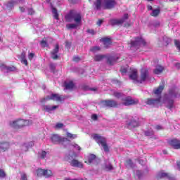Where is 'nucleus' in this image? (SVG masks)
<instances>
[{
  "instance_id": "obj_1",
  "label": "nucleus",
  "mask_w": 180,
  "mask_h": 180,
  "mask_svg": "<svg viewBox=\"0 0 180 180\" xmlns=\"http://www.w3.org/2000/svg\"><path fill=\"white\" fill-rule=\"evenodd\" d=\"M95 9L97 11L103 9H113L116 6V0H96L94 3Z\"/></svg>"
},
{
  "instance_id": "obj_2",
  "label": "nucleus",
  "mask_w": 180,
  "mask_h": 180,
  "mask_svg": "<svg viewBox=\"0 0 180 180\" xmlns=\"http://www.w3.org/2000/svg\"><path fill=\"white\" fill-rule=\"evenodd\" d=\"M65 19L66 22H75V23L81 25L82 15H81V13L72 10L65 16Z\"/></svg>"
},
{
  "instance_id": "obj_3",
  "label": "nucleus",
  "mask_w": 180,
  "mask_h": 180,
  "mask_svg": "<svg viewBox=\"0 0 180 180\" xmlns=\"http://www.w3.org/2000/svg\"><path fill=\"white\" fill-rule=\"evenodd\" d=\"M9 124L11 127H12L13 129H19L26 126H30V124H32V121L28 120L19 119V120L11 121Z\"/></svg>"
},
{
  "instance_id": "obj_4",
  "label": "nucleus",
  "mask_w": 180,
  "mask_h": 180,
  "mask_svg": "<svg viewBox=\"0 0 180 180\" xmlns=\"http://www.w3.org/2000/svg\"><path fill=\"white\" fill-rule=\"evenodd\" d=\"M93 139L98 143V144H101L105 153L109 151V147H108V144H106V139L103 136H100L99 134L93 135Z\"/></svg>"
},
{
  "instance_id": "obj_5",
  "label": "nucleus",
  "mask_w": 180,
  "mask_h": 180,
  "mask_svg": "<svg viewBox=\"0 0 180 180\" xmlns=\"http://www.w3.org/2000/svg\"><path fill=\"white\" fill-rule=\"evenodd\" d=\"M65 98L64 97H61L58 94H52L50 96H47L45 98L41 99V103H44V102H47V101H56V102H61V101H64Z\"/></svg>"
},
{
  "instance_id": "obj_6",
  "label": "nucleus",
  "mask_w": 180,
  "mask_h": 180,
  "mask_svg": "<svg viewBox=\"0 0 180 180\" xmlns=\"http://www.w3.org/2000/svg\"><path fill=\"white\" fill-rule=\"evenodd\" d=\"M68 158V161L71 167H75V168H84V165L82 162L74 159V156L69 155Z\"/></svg>"
},
{
  "instance_id": "obj_7",
  "label": "nucleus",
  "mask_w": 180,
  "mask_h": 180,
  "mask_svg": "<svg viewBox=\"0 0 180 180\" xmlns=\"http://www.w3.org/2000/svg\"><path fill=\"white\" fill-rule=\"evenodd\" d=\"M127 19H129V14H124L123 18L121 19H112L110 20V24L112 26H115L116 25H122V23H126Z\"/></svg>"
},
{
  "instance_id": "obj_8",
  "label": "nucleus",
  "mask_w": 180,
  "mask_h": 180,
  "mask_svg": "<svg viewBox=\"0 0 180 180\" xmlns=\"http://www.w3.org/2000/svg\"><path fill=\"white\" fill-rule=\"evenodd\" d=\"M146 46V41L142 38H136L135 41H131V47H134L135 49H139L140 46Z\"/></svg>"
},
{
  "instance_id": "obj_9",
  "label": "nucleus",
  "mask_w": 180,
  "mask_h": 180,
  "mask_svg": "<svg viewBox=\"0 0 180 180\" xmlns=\"http://www.w3.org/2000/svg\"><path fill=\"white\" fill-rule=\"evenodd\" d=\"M148 78V69L143 68L141 70V77L137 80V82L139 84H142L144 81L147 80Z\"/></svg>"
},
{
  "instance_id": "obj_10",
  "label": "nucleus",
  "mask_w": 180,
  "mask_h": 180,
  "mask_svg": "<svg viewBox=\"0 0 180 180\" xmlns=\"http://www.w3.org/2000/svg\"><path fill=\"white\" fill-rule=\"evenodd\" d=\"M67 138L62 139L58 134H53L51 136V141L53 144H58L59 143H61V141H67Z\"/></svg>"
},
{
  "instance_id": "obj_11",
  "label": "nucleus",
  "mask_w": 180,
  "mask_h": 180,
  "mask_svg": "<svg viewBox=\"0 0 180 180\" xmlns=\"http://www.w3.org/2000/svg\"><path fill=\"white\" fill-rule=\"evenodd\" d=\"M136 103H139V100L133 99L131 98V97L125 98L122 102V105H124V106H130V105H136Z\"/></svg>"
},
{
  "instance_id": "obj_12",
  "label": "nucleus",
  "mask_w": 180,
  "mask_h": 180,
  "mask_svg": "<svg viewBox=\"0 0 180 180\" xmlns=\"http://www.w3.org/2000/svg\"><path fill=\"white\" fill-rule=\"evenodd\" d=\"M104 108H116L117 106V102L113 100L104 101L102 102Z\"/></svg>"
},
{
  "instance_id": "obj_13",
  "label": "nucleus",
  "mask_w": 180,
  "mask_h": 180,
  "mask_svg": "<svg viewBox=\"0 0 180 180\" xmlns=\"http://www.w3.org/2000/svg\"><path fill=\"white\" fill-rule=\"evenodd\" d=\"M11 147V143L8 141L0 142V153H6Z\"/></svg>"
},
{
  "instance_id": "obj_14",
  "label": "nucleus",
  "mask_w": 180,
  "mask_h": 180,
  "mask_svg": "<svg viewBox=\"0 0 180 180\" xmlns=\"http://www.w3.org/2000/svg\"><path fill=\"white\" fill-rule=\"evenodd\" d=\"M158 179H162V178H167L169 180H176L175 177H173L169 173L160 172L157 175Z\"/></svg>"
},
{
  "instance_id": "obj_15",
  "label": "nucleus",
  "mask_w": 180,
  "mask_h": 180,
  "mask_svg": "<svg viewBox=\"0 0 180 180\" xmlns=\"http://www.w3.org/2000/svg\"><path fill=\"white\" fill-rule=\"evenodd\" d=\"M160 102H161L160 97L155 99L148 98L146 101L147 105H150V106H158V105H160Z\"/></svg>"
},
{
  "instance_id": "obj_16",
  "label": "nucleus",
  "mask_w": 180,
  "mask_h": 180,
  "mask_svg": "<svg viewBox=\"0 0 180 180\" xmlns=\"http://www.w3.org/2000/svg\"><path fill=\"white\" fill-rule=\"evenodd\" d=\"M60 50V46L58 44H56L55 49L51 52V58L53 60H58V51Z\"/></svg>"
},
{
  "instance_id": "obj_17",
  "label": "nucleus",
  "mask_w": 180,
  "mask_h": 180,
  "mask_svg": "<svg viewBox=\"0 0 180 180\" xmlns=\"http://www.w3.org/2000/svg\"><path fill=\"white\" fill-rule=\"evenodd\" d=\"M128 129H134V127H139V122L134 119H131L130 121L127 122Z\"/></svg>"
},
{
  "instance_id": "obj_18",
  "label": "nucleus",
  "mask_w": 180,
  "mask_h": 180,
  "mask_svg": "<svg viewBox=\"0 0 180 180\" xmlns=\"http://www.w3.org/2000/svg\"><path fill=\"white\" fill-rule=\"evenodd\" d=\"M169 144L173 147L175 150H179L180 149V141H178L176 139H172L170 141H169Z\"/></svg>"
},
{
  "instance_id": "obj_19",
  "label": "nucleus",
  "mask_w": 180,
  "mask_h": 180,
  "mask_svg": "<svg viewBox=\"0 0 180 180\" xmlns=\"http://www.w3.org/2000/svg\"><path fill=\"white\" fill-rule=\"evenodd\" d=\"M130 79H132L134 82L138 83L137 81H139V77L137 75V70L133 69L131 72V74L129 75Z\"/></svg>"
},
{
  "instance_id": "obj_20",
  "label": "nucleus",
  "mask_w": 180,
  "mask_h": 180,
  "mask_svg": "<svg viewBox=\"0 0 180 180\" xmlns=\"http://www.w3.org/2000/svg\"><path fill=\"white\" fill-rule=\"evenodd\" d=\"M162 91H164V85L159 86L158 88L154 91L155 95H157L158 98H160V101H161V94Z\"/></svg>"
},
{
  "instance_id": "obj_21",
  "label": "nucleus",
  "mask_w": 180,
  "mask_h": 180,
  "mask_svg": "<svg viewBox=\"0 0 180 180\" xmlns=\"http://www.w3.org/2000/svg\"><path fill=\"white\" fill-rule=\"evenodd\" d=\"M58 108V105H44V109L46 112H48L49 113H51L53 112V110H56Z\"/></svg>"
},
{
  "instance_id": "obj_22",
  "label": "nucleus",
  "mask_w": 180,
  "mask_h": 180,
  "mask_svg": "<svg viewBox=\"0 0 180 180\" xmlns=\"http://www.w3.org/2000/svg\"><path fill=\"white\" fill-rule=\"evenodd\" d=\"M1 68L3 70H5L6 72H12L13 71H16V68H15L14 66H6L5 65H3L1 66Z\"/></svg>"
},
{
  "instance_id": "obj_23",
  "label": "nucleus",
  "mask_w": 180,
  "mask_h": 180,
  "mask_svg": "<svg viewBox=\"0 0 180 180\" xmlns=\"http://www.w3.org/2000/svg\"><path fill=\"white\" fill-rule=\"evenodd\" d=\"M165 105L166 108H167L168 109H169L171 110L174 107V100H166L165 101Z\"/></svg>"
},
{
  "instance_id": "obj_24",
  "label": "nucleus",
  "mask_w": 180,
  "mask_h": 180,
  "mask_svg": "<svg viewBox=\"0 0 180 180\" xmlns=\"http://www.w3.org/2000/svg\"><path fill=\"white\" fill-rule=\"evenodd\" d=\"M101 40V41H103L104 47H105V49H108V47H109L112 44V41L109 38H102Z\"/></svg>"
},
{
  "instance_id": "obj_25",
  "label": "nucleus",
  "mask_w": 180,
  "mask_h": 180,
  "mask_svg": "<svg viewBox=\"0 0 180 180\" xmlns=\"http://www.w3.org/2000/svg\"><path fill=\"white\" fill-rule=\"evenodd\" d=\"M117 58H119L115 57V56H110L107 59V63L110 65H113V64H115V63H116V61H117Z\"/></svg>"
},
{
  "instance_id": "obj_26",
  "label": "nucleus",
  "mask_w": 180,
  "mask_h": 180,
  "mask_svg": "<svg viewBox=\"0 0 180 180\" xmlns=\"http://www.w3.org/2000/svg\"><path fill=\"white\" fill-rule=\"evenodd\" d=\"M125 167H126V168H134V167H136V165H134V163H133L131 160L128 159V160H127V161L125 162Z\"/></svg>"
},
{
  "instance_id": "obj_27",
  "label": "nucleus",
  "mask_w": 180,
  "mask_h": 180,
  "mask_svg": "<svg viewBox=\"0 0 180 180\" xmlns=\"http://www.w3.org/2000/svg\"><path fill=\"white\" fill-rule=\"evenodd\" d=\"M164 71V67L161 65H157L155 69L153 70L154 74H161Z\"/></svg>"
},
{
  "instance_id": "obj_28",
  "label": "nucleus",
  "mask_w": 180,
  "mask_h": 180,
  "mask_svg": "<svg viewBox=\"0 0 180 180\" xmlns=\"http://www.w3.org/2000/svg\"><path fill=\"white\" fill-rule=\"evenodd\" d=\"M47 152L44 151V150H41L40 152L38 153V158L39 160H44V158H46V157H47Z\"/></svg>"
},
{
  "instance_id": "obj_29",
  "label": "nucleus",
  "mask_w": 180,
  "mask_h": 180,
  "mask_svg": "<svg viewBox=\"0 0 180 180\" xmlns=\"http://www.w3.org/2000/svg\"><path fill=\"white\" fill-rule=\"evenodd\" d=\"M53 172H51V170L44 169V176H45V178H51V176H53Z\"/></svg>"
},
{
  "instance_id": "obj_30",
  "label": "nucleus",
  "mask_w": 180,
  "mask_h": 180,
  "mask_svg": "<svg viewBox=\"0 0 180 180\" xmlns=\"http://www.w3.org/2000/svg\"><path fill=\"white\" fill-rule=\"evenodd\" d=\"M32 146H33L32 142H30V144L25 143L21 146V150L22 151H27V150H29Z\"/></svg>"
},
{
  "instance_id": "obj_31",
  "label": "nucleus",
  "mask_w": 180,
  "mask_h": 180,
  "mask_svg": "<svg viewBox=\"0 0 180 180\" xmlns=\"http://www.w3.org/2000/svg\"><path fill=\"white\" fill-rule=\"evenodd\" d=\"M81 25L77 23V22H75V23H72V24H68L66 25V27L68 29H77L78 26H80Z\"/></svg>"
},
{
  "instance_id": "obj_32",
  "label": "nucleus",
  "mask_w": 180,
  "mask_h": 180,
  "mask_svg": "<svg viewBox=\"0 0 180 180\" xmlns=\"http://www.w3.org/2000/svg\"><path fill=\"white\" fill-rule=\"evenodd\" d=\"M65 88L66 89H72V88H74V82H65Z\"/></svg>"
},
{
  "instance_id": "obj_33",
  "label": "nucleus",
  "mask_w": 180,
  "mask_h": 180,
  "mask_svg": "<svg viewBox=\"0 0 180 180\" xmlns=\"http://www.w3.org/2000/svg\"><path fill=\"white\" fill-rule=\"evenodd\" d=\"M96 160V155L91 154L89 156L88 164H92Z\"/></svg>"
},
{
  "instance_id": "obj_34",
  "label": "nucleus",
  "mask_w": 180,
  "mask_h": 180,
  "mask_svg": "<svg viewBox=\"0 0 180 180\" xmlns=\"http://www.w3.org/2000/svg\"><path fill=\"white\" fill-rule=\"evenodd\" d=\"M103 169L105 171H112V169H113V166H112V164L110 163L105 164Z\"/></svg>"
},
{
  "instance_id": "obj_35",
  "label": "nucleus",
  "mask_w": 180,
  "mask_h": 180,
  "mask_svg": "<svg viewBox=\"0 0 180 180\" xmlns=\"http://www.w3.org/2000/svg\"><path fill=\"white\" fill-rule=\"evenodd\" d=\"M105 58V55H96L94 56V61H102Z\"/></svg>"
},
{
  "instance_id": "obj_36",
  "label": "nucleus",
  "mask_w": 180,
  "mask_h": 180,
  "mask_svg": "<svg viewBox=\"0 0 180 180\" xmlns=\"http://www.w3.org/2000/svg\"><path fill=\"white\" fill-rule=\"evenodd\" d=\"M37 176H44V169H38L37 170Z\"/></svg>"
},
{
  "instance_id": "obj_37",
  "label": "nucleus",
  "mask_w": 180,
  "mask_h": 180,
  "mask_svg": "<svg viewBox=\"0 0 180 180\" xmlns=\"http://www.w3.org/2000/svg\"><path fill=\"white\" fill-rule=\"evenodd\" d=\"M52 13L53 14V18L55 19H58V13L57 12V9L54 7H52Z\"/></svg>"
},
{
  "instance_id": "obj_38",
  "label": "nucleus",
  "mask_w": 180,
  "mask_h": 180,
  "mask_svg": "<svg viewBox=\"0 0 180 180\" xmlns=\"http://www.w3.org/2000/svg\"><path fill=\"white\" fill-rule=\"evenodd\" d=\"M145 136H147L148 137H153V136H154V131L148 130L145 131Z\"/></svg>"
},
{
  "instance_id": "obj_39",
  "label": "nucleus",
  "mask_w": 180,
  "mask_h": 180,
  "mask_svg": "<svg viewBox=\"0 0 180 180\" xmlns=\"http://www.w3.org/2000/svg\"><path fill=\"white\" fill-rule=\"evenodd\" d=\"M151 16H157L158 15H160V9L156 8L155 10H153L151 13Z\"/></svg>"
},
{
  "instance_id": "obj_40",
  "label": "nucleus",
  "mask_w": 180,
  "mask_h": 180,
  "mask_svg": "<svg viewBox=\"0 0 180 180\" xmlns=\"http://www.w3.org/2000/svg\"><path fill=\"white\" fill-rule=\"evenodd\" d=\"M99 50H101L99 46H94L90 49V51L92 53H96V51H99Z\"/></svg>"
},
{
  "instance_id": "obj_41",
  "label": "nucleus",
  "mask_w": 180,
  "mask_h": 180,
  "mask_svg": "<svg viewBox=\"0 0 180 180\" xmlns=\"http://www.w3.org/2000/svg\"><path fill=\"white\" fill-rule=\"evenodd\" d=\"M0 178H6V173H5V171L2 169H0Z\"/></svg>"
},
{
  "instance_id": "obj_42",
  "label": "nucleus",
  "mask_w": 180,
  "mask_h": 180,
  "mask_svg": "<svg viewBox=\"0 0 180 180\" xmlns=\"http://www.w3.org/2000/svg\"><path fill=\"white\" fill-rule=\"evenodd\" d=\"M67 137L69 139H77V134H72L70 132H67Z\"/></svg>"
},
{
  "instance_id": "obj_43",
  "label": "nucleus",
  "mask_w": 180,
  "mask_h": 180,
  "mask_svg": "<svg viewBox=\"0 0 180 180\" xmlns=\"http://www.w3.org/2000/svg\"><path fill=\"white\" fill-rule=\"evenodd\" d=\"M114 96H115V98H122V96H123V94L120 93V92H117L115 91L114 92Z\"/></svg>"
},
{
  "instance_id": "obj_44",
  "label": "nucleus",
  "mask_w": 180,
  "mask_h": 180,
  "mask_svg": "<svg viewBox=\"0 0 180 180\" xmlns=\"http://www.w3.org/2000/svg\"><path fill=\"white\" fill-rule=\"evenodd\" d=\"M153 26H154V27H160V26H161V22L160 21H154L153 22Z\"/></svg>"
},
{
  "instance_id": "obj_45",
  "label": "nucleus",
  "mask_w": 180,
  "mask_h": 180,
  "mask_svg": "<svg viewBox=\"0 0 180 180\" xmlns=\"http://www.w3.org/2000/svg\"><path fill=\"white\" fill-rule=\"evenodd\" d=\"M64 127V124L63 123H56L55 129H63Z\"/></svg>"
},
{
  "instance_id": "obj_46",
  "label": "nucleus",
  "mask_w": 180,
  "mask_h": 180,
  "mask_svg": "<svg viewBox=\"0 0 180 180\" xmlns=\"http://www.w3.org/2000/svg\"><path fill=\"white\" fill-rule=\"evenodd\" d=\"M15 2L13 1H11L7 4V8H13V5H15Z\"/></svg>"
},
{
  "instance_id": "obj_47",
  "label": "nucleus",
  "mask_w": 180,
  "mask_h": 180,
  "mask_svg": "<svg viewBox=\"0 0 180 180\" xmlns=\"http://www.w3.org/2000/svg\"><path fill=\"white\" fill-rule=\"evenodd\" d=\"M40 44L41 46V47H47L48 44H47V41H46V40L43 39L42 41H40Z\"/></svg>"
},
{
  "instance_id": "obj_48",
  "label": "nucleus",
  "mask_w": 180,
  "mask_h": 180,
  "mask_svg": "<svg viewBox=\"0 0 180 180\" xmlns=\"http://www.w3.org/2000/svg\"><path fill=\"white\" fill-rule=\"evenodd\" d=\"M174 44L177 47L178 50L180 51V41L178 40H174Z\"/></svg>"
},
{
  "instance_id": "obj_49",
  "label": "nucleus",
  "mask_w": 180,
  "mask_h": 180,
  "mask_svg": "<svg viewBox=\"0 0 180 180\" xmlns=\"http://www.w3.org/2000/svg\"><path fill=\"white\" fill-rule=\"evenodd\" d=\"M73 147L75 148H76V150H77L78 151H81V150H82L80 146L78 144H77V143L73 144Z\"/></svg>"
},
{
  "instance_id": "obj_50",
  "label": "nucleus",
  "mask_w": 180,
  "mask_h": 180,
  "mask_svg": "<svg viewBox=\"0 0 180 180\" xmlns=\"http://www.w3.org/2000/svg\"><path fill=\"white\" fill-rule=\"evenodd\" d=\"M20 180H27V175L26 174H22Z\"/></svg>"
},
{
  "instance_id": "obj_51",
  "label": "nucleus",
  "mask_w": 180,
  "mask_h": 180,
  "mask_svg": "<svg viewBox=\"0 0 180 180\" xmlns=\"http://www.w3.org/2000/svg\"><path fill=\"white\" fill-rule=\"evenodd\" d=\"M73 61H75V63H78L79 61H81V58L78 56H75L73 58Z\"/></svg>"
},
{
  "instance_id": "obj_52",
  "label": "nucleus",
  "mask_w": 180,
  "mask_h": 180,
  "mask_svg": "<svg viewBox=\"0 0 180 180\" xmlns=\"http://www.w3.org/2000/svg\"><path fill=\"white\" fill-rule=\"evenodd\" d=\"M120 72H121L122 74H126V72H127V69H126V68H121Z\"/></svg>"
},
{
  "instance_id": "obj_53",
  "label": "nucleus",
  "mask_w": 180,
  "mask_h": 180,
  "mask_svg": "<svg viewBox=\"0 0 180 180\" xmlns=\"http://www.w3.org/2000/svg\"><path fill=\"white\" fill-rule=\"evenodd\" d=\"M87 32H89L90 34H92V35L96 34V32H95V31L94 30H88Z\"/></svg>"
},
{
  "instance_id": "obj_54",
  "label": "nucleus",
  "mask_w": 180,
  "mask_h": 180,
  "mask_svg": "<svg viewBox=\"0 0 180 180\" xmlns=\"http://www.w3.org/2000/svg\"><path fill=\"white\" fill-rule=\"evenodd\" d=\"M28 14L29 15H33L34 14V11L32 8H29L28 9Z\"/></svg>"
},
{
  "instance_id": "obj_55",
  "label": "nucleus",
  "mask_w": 180,
  "mask_h": 180,
  "mask_svg": "<svg viewBox=\"0 0 180 180\" xmlns=\"http://www.w3.org/2000/svg\"><path fill=\"white\" fill-rule=\"evenodd\" d=\"M20 58H21V60H24L25 58H26V53L25 52H22L21 53Z\"/></svg>"
},
{
  "instance_id": "obj_56",
  "label": "nucleus",
  "mask_w": 180,
  "mask_h": 180,
  "mask_svg": "<svg viewBox=\"0 0 180 180\" xmlns=\"http://www.w3.org/2000/svg\"><path fill=\"white\" fill-rule=\"evenodd\" d=\"M20 12H26V6H20Z\"/></svg>"
},
{
  "instance_id": "obj_57",
  "label": "nucleus",
  "mask_w": 180,
  "mask_h": 180,
  "mask_svg": "<svg viewBox=\"0 0 180 180\" xmlns=\"http://www.w3.org/2000/svg\"><path fill=\"white\" fill-rule=\"evenodd\" d=\"M91 119L92 120H98V115H96V114L92 115Z\"/></svg>"
},
{
  "instance_id": "obj_58",
  "label": "nucleus",
  "mask_w": 180,
  "mask_h": 180,
  "mask_svg": "<svg viewBox=\"0 0 180 180\" xmlns=\"http://www.w3.org/2000/svg\"><path fill=\"white\" fill-rule=\"evenodd\" d=\"M169 95H171V96L173 98H176V93H174L172 91H169Z\"/></svg>"
},
{
  "instance_id": "obj_59",
  "label": "nucleus",
  "mask_w": 180,
  "mask_h": 180,
  "mask_svg": "<svg viewBox=\"0 0 180 180\" xmlns=\"http://www.w3.org/2000/svg\"><path fill=\"white\" fill-rule=\"evenodd\" d=\"M65 47L68 48V49H70L71 47V43L68 42V41H66L65 42Z\"/></svg>"
},
{
  "instance_id": "obj_60",
  "label": "nucleus",
  "mask_w": 180,
  "mask_h": 180,
  "mask_svg": "<svg viewBox=\"0 0 180 180\" xmlns=\"http://www.w3.org/2000/svg\"><path fill=\"white\" fill-rule=\"evenodd\" d=\"M21 63H22V64H25V65H27V60H26V58L21 59Z\"/></svg>"
},
{
  "instance_id": "obj_61",
  "label": "nucleus",
  "mask_w": 180,
  "mask_h": 180,
  "mask_svg": "<svg viewBox=\"0 0 180 180\" xmlns=\"http://www.w3.org/2000/svg\"><path fill=\"white\" fill-rule=\"evenodd\" d=\"M33 57H34V53H30L29 56H28V58L29 60H32L33 59Z\"/></svg>"
},
{
  "instance_id": "obj_62",
  "label": "nucleus",
  "mask_w": 180,
  "mask_h": 180,
  "mask_svg": "<svg viewBox=\"0 0 180 180\" xmlns=\"http://www.w3.org/2000/svg\"><path fill=\"white\" fill-rule=\"evenodd\" d=\"M136 175H137L138 178H141V172L140 170H137Z\"/></svg>"
},
{
  "instance_id": "obj_63",
  "label": "nucleus",
  "mask_w": 180,
  "mask_h": 180,
  "mask_svg": "<svg viewBox=\"0 0 180 180\" xmlns=\"http://www.w3.org/2000/svg\"><path fill=\"white\" fill-rule=\"evenodd\" d=\"M155 129H156V130H162V127H161V125H157Z\"/></svg>"
},
{
  "instance_id": "obj_64",
  "label": "nucleus",
  "mask_w": 180,
  "mask_h": 180,
  "mask_svg": "<svg viewBox=\"0 0 180 180\" xmlns=\"http://www.w3.org/2000/svg\"><path fill=\"white\" fill-rule=\"evenodd\" d=\"M102 23H103V20H98L96 24L98 25V26H101V25H102Z\"/></svg>"
}]
</instances>
